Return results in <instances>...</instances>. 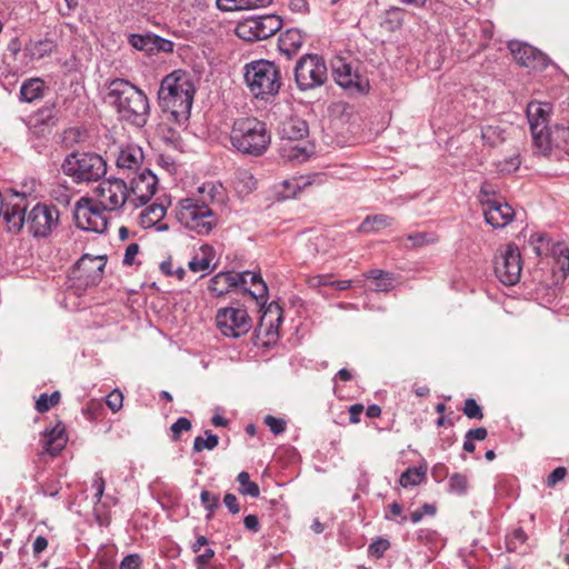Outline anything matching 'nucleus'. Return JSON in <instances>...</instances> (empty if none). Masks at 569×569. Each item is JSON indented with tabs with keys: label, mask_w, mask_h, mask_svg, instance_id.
Segmentation results:
<instances>
[{
	"label": "nucleus",
	"mask_w": 569,
	"mask_h": 569,
	"mask_svg": "<svg viewBox=\"0 0 569 569\" xmlns=\"http://www.w3.org/2000/svg\"><path fill=\"white\" fill-rule=\"evenodd\" d=\"M27 208L26 194L12 191L4 211L9 231L18 232L26 227L34 238H46L57 228L60 213L54 206L37 203L28 213Z\"/></svg>",
	"instance_id": "1"
},
{
	"label": "nucleus",
	"mask_w": 569,
	"mask_h": 569,
	"mask_svg": "<svg viewBox=\"0 0 569 569\" xmlns=\"http://www.w3.org/2000/svg\"><path fill=\"white\" fill-rule=\"evenodd\" d=\"M220 188L213 182H206L198 188L197 193L180 199L174 207L177 221L198 236L210 234L219 222L212 204Z\"/></svg>",
	"instance_id": "2"
},
{
	"label": "nucleus",
	"mask_w": 569,
	"mask_h": 569,
	"mask_svg": "<svg viewBox=\"0 0 569 569\" xmlns=\"http://www.w3.org/2000/svg\"><path fill=\"white\" fill-rule=\"evenodd\" d=\"M106 101L114 108L121 120L143 127L150 114L144 92L124 79H114L107 87Z\"/></svg>",
	"instance_id": "3"
},
{
	"label": "nucleus",
	"mask_w": 569,
	"mask_h": 569,
	"mask_svg": "<svg viewBox=\"0 0 569 569\" xmlns=\"http://www.w3.org/2000/svg\"><path fill=\"white\" fill-rule=\"evenodd\" d=\"M196 88L189 74L176 70L166 76L158 91L159 104L164 112H169L173 120L182 122L188 120Z\"/></svg>",
	"instance_id": "4"
},
{
	"label": "nucleus",
	"mask_w": 569,
	"mask_h": 569,
	"mask_svg": "<svg viewBox=\"0 0 569 569\" xmlns=\"http://www.w3.org/2000/svg\"><path fill=\"white\" fill-rule=\"evenodd\" d=\"M230 142L242 154L260 157L269 148L271 134L266 122L256 117H242L233 121Z\"/></svg>",
	"instance_id": "5"
},
{
	"label": "nucleus",
	"mask_w": 569,
	"mask_h": 569,
	"mask_svg": "<svg viewBox=\"0 0 569 569\" xmlns=\"http://www.w3.org/2000/svg\"><path fill=\"white\" fill-rule=\"evenodd\" d=\"M243 78L250 93L264 101L276 97L282 86L279 68L269 60L260 59L247 63Z\"/></svg>",
	"instance_id": "6"
},
{
	"label": "nucleus",
	"mask_w": 569,
	"mask_h": 569,
	"mask_svg": "<svg viewBox=\"0 0 569 569\" xmlns=\"http://www.w3.org/2000/svg\"><path fill=\"white\" fill-rule=\"evenodd\" d=\"M63 172L76 182L98 181L107 173V162L94 152H72L62 164Z\"/></svg>",
	"instance_id": "7"
},
{
	"label": "nucleus",
	"mask_w": 569,
	"mask_h": 569,
	"mask_svg": "<svg viewBox=\"0 0 569 569\" xmlns=\"http://www.w3.org/2000/svg\"><path fill=\"white\" fill-rule=\"evenodd\" d=\"M51 50L52 41L49 38H29L24 43L21 42L20 38H12L8 43L6 58H12V67L17 71H24Z\"/></svg>",
	"instance_id": "8"
},
{
	"label": "nucleus",
	"mask_w": 569,
	"mask_h": 569,
	"mask_svg": "<svg viewBox=\"0 0 569 569\" xmlns=\"http://www.w3.org/2000/svg\"><path fill=\"white\" fill-rule=\"evenodd\" d=\"M327 66L318 54L307 53L297 61L295 81L300 91L321 87L327 81Z\"/></svg>",
	"instance_id": "9"
},
{
	"label": "nucleus",
	"mask_w": 569,
	"mask_h": 569,
	"mask_svg": "<svg viewBox=\"0 0 569 569\" xmlns=\"http://www.w3.org/2000/svg\"><path fill=\"white\" fill-rule=\"evenodd\" d=\"M96 201L102 209L117 211L127 202L130 203L129 188L121 178H109L101 181L94 189Z\"/></svg>",
	"instance_id": "10"
},
{
	"label": "nucleus",
	"mask_w": 569,
	"mask_h": 569,
	"mask_svg": "<svg viewBox=\"0 0 569 569\" xmlns=\"http://www.w3.org/2000/svg\"><path fill=\"white\" fill-rule=\"evenodd\" d=\"M216 323L222 335L231 338H239L251 329V318L243 307L220 308Z\"/></svg>",
	"instance_id": "11"
},
{
	"label": "nucleus",
	"mask_w": 569,
	"mask_h": 569,
	"mask_svg": "<svg viewBox=\"0 0 569 569\" xmlns=\"http://www.w3.org/2000/svg\"><path fill=\"white\" fill-rule=\"evenodd\" d=\"M106 211L93 199L81 198L74 210L76 223L80 229L102 233L108 226Z\"/></svg>",
	"instance_id": "12"
},
{
	"label": "nucleus",
	"mask_w": 569,
	"mask_h": 569,
	"mask_svg": "<svg viewBox=\"0 0 569 569\" xmlns=\"http://www.w3.org/2000/svg\"><path fill=\"white\" fill-rule=\"evenodd\" d=\"M521 269L520 252L513 244H508L495 260V273L506 286H512L519 281Z\"/></svg>",
	"instance_id": "13"
},
{
	"label": "nucleus",
	"mask_w": 569,
	"mask_h": 569,
	"mask_svg": "<svg viewBox=\"0 0 569 569\" xmlns=\"http://www.w3.org/2000/svg\"><path fill=\"white\" fill-rule=\"evenodd\" d=\"M508 49L513 57L515 61L523 68L532 70H543L550 63V59L546 53L529 44L528 42L518 39H511L508 43Z\"/></svg>",
	"instance_id": "14"
},
{
	"label": "nucleus",
	"mask_w": 569,
	"mask_h": 569,
	"mask_svg": "<svg viewBox=\"0 0 569 569\" xmlns=\"http://www.w3.org/2000/svg\"><path fill=\"white\" fill-rule=\"evenodd\" d=\"M129 198L133 207L144 206L154 196L158 188L156 174L144 168L130 178Z\"/></svg>",
	"instance_id": "15"
},
{
	"label": "nucleus",
	"mask_w": 569,
	"mask_h": 569,
	"mask_svg": "<svg viewBox=\"0 0 569 569\" xmlns=\"http://www.w3.org/2000/svg\"><path fill=\"white\" fill-rule=\"evenodd\" d=\"M282 28V19L277 14L252 16L239 22L236 36H276Z\"/></svg>",
	"instance_id": "16"
},
{
	"label": "nucleus",
	"mask_w": 569,
	"mask_h": 569,
	"mask_svg": "<svg viewBox=\"0 0 569 569\" xmlns=\"http://www.w3.org/2000/svg\"><path fill=\"white\" fill-rule=\"evenodd\" d=\"M332 73L336 82L352 93H366L370 84L367 77L360 74L351 63L338 58L332 63Z\"/></svg>",
	"instance_id": "17"
},
{
	"label": "nucleus",
	"mask_w": 569,
	"mask_h": 569,
	"mask_svg": "<svg viewBox=\"0 0 569 569\" xmlns=\"http://www.w3.org/2000/svg\"><path fill=\"white\" fill-rule=\"evenodd\" d=\"M106 266L102 256L83 254L77 262L73 270V278L79 287H91L100 282Z\"/></svg>",
	"instance_id": "18"
},
{
	"label": "nucleus",
	"mask_w": 569,
	"mask_h": 569,
	"mask_svg": "<svg viewBox=\"0 0 569 569\" xmlns=\"http://www.w3.org/2000/svg\"><path fill=\"white\" fill-rule=\"evenodd\" d=\"M486 222L491 227L505 228L516 217L513 208L506 201L499 199H481Z\"/></svg>",
	"instance_id": "19"
},
{
	"label": "nucleus",
	"mask_w": 569,
	"mask_h": 569,
	"mask_svg": "<svg viewBox=\"0 0 569 569\" xmlns=\"http://www.w3.org/2000/svg\"><path fill=\"white\" fill-rule=\"evenodd\" d=\"M143 160L144 154L141 147L127 144L120 148L116 159V166L123 176L130 178L144 169L142 168Z\"/></svg>",
	"instance_id": "20"
},
{
	"label": "nucleus",
	"mask_w": 569,
	"mask_h": 569,
	"mask_svg": "<svg viewBox=\"0 0 569 569\" xmlns=\"http://www.w3.org/2000/svg\"><path fill=\"white\" fill-rule=\"evenodd\" d=\"M551 104L548 102L531 101L527 106V118L532 134L533 144L541 139L548 130Z\"/></svg>",
	"instance_id": "21"
},
{
	"label": "nucleus",
	"mask_w": 569,
	"mask_h": 569,
	"mask_svg": "<svg viewBox=\"0 0 569 569\" xmlns=\"http://www.w3.org/2000/svg\"><path fill=\"white\" fill-rule=\"evenodd\" d=\"M535 147L542 154H548L552 149L565 151L569 154V128L555 127L548 129L539 141L535 143Z\"/></svg>",
	"instance_id": "22"
},
{
	"label": "nucleus",
	"mask_w": 569,
	"mask_h": 569,
	"mask_svg": "<svg viewBox=\"0 0 569 569\" xmlns=\"http://www.w3.org/2000/svg\"><path fill=\"white\" fill-rule=\"evenodd\" d=\"M68 441L64 426L58 422L53 428L46 429L42 433V451L40 455L58 456Z\"/></svg>",
	"instance_id": "23"
},
{
	"label": "nucleus",
	"mask_w": 569,
	"mask_h": 569,
	"mask_svg": "<svg viewBox=\"0 0 569 569\" xmlns=\"http://www.w3.org/2000/svg\"><path fill=\"white\" fill-rule=\"evenodd\" d=\"M279 134L281 142L307 140L309 127L303 119L291 117L281 123Z\"/></svg>",
	"instance_id": "24"
},
{
	"label": "nucleus",
	"mask_w": 569,
	"mask_h": 569,
	"mask_svg": "<svg viewBox=\"0 0 569 569\" xmlns=\"http://www.w3.org/2000/svg\"><path fill=\"white\" fill-rule=\"evenodd\" d=\"M313 152V146L308 140L286 141L280 143V154L289 161L302 162Z\"/></svg>",
	"instance_id": "25"
},
{
	"label": "nucleus",
	"mask_w": 569,
	"mask_h": 569,
	"mask_svg": "<svg viewBox=\"0 0 569 569\" xmlns=\"http://www.w3.org/2000/svg\"><path fill=\"white\" fill-rule=\"evenodd\" d=\"M242 278L238 277L236 272L227 271L219 272L210 279L209 291L217 297L228 293L232 288H237V281Z\"/></svg>",
	"instance_id": "26"
},
{
	"label": "nucleus",
	"mask_w": 569,
	"mask_h": 569,
	"mask_svg": "<svg viewBox=\"0 0 569 569\" xmlns=\"http://www.w3.org/2000/svg\"><path fill=\"white\" fill-rule=\"evenodd\" d=\"M550 254L553 259V270L566 278L569 274V246L566 242H556L550 248Z\"/></svg>",
	"instance_id": "27"
},
{
	"label": "nucleus",
	"mask_w": 569,
	"mask_h": 569,
	"mask_svg": "<svg viewBox=\"0 0 569 569\" xmlns=\"http://www.w3.org/2000/svg\"><path fill=\"white\" fill-rule=\"evenodd\" d=\"M164 202H154L143 209L139 214V223L142 228H151L158 224L166 216Z\"/></svg>",
	"instance_id": "28"
},
{
	"label": "nucleus",
	"mask_w": 569,
	"mask_h": 569,
	"mask_svg": "<svg viewBox=\"0 0 569 569\" xmlns=\"http://www.w3.org/2000/svg\"><path fill=\"white\" fill-rule=\"evenodd\" d=\"M46 89L44 81L40 78L26 80L20 87V100L31 103L43 97Z\"/></svg>",
	"instance_id": "29"
},
{
	"label": "nucleus",
	"mask_w": 569,
	"mask_h": 569,
	"mask_svg": "<svg viewBox=\"0 0 569 569\" xmlns=\"http://www.w3.org/2000/svg\"><path fill=\"white\" fill-rule=\"evenodd\" d=\"M395 219L387 214L367 216L358 227V231L362 233L377 232L393 224Z\"/></svg>",
	"instance_id": "30"
},
{
	"label": "nucleus",
	"mask_w": 569,
	"mask_h": 569,
	"mask_svg": "<svg viewBox=\"0 0 569 569\" xmlns=\"http://www.w3.org/2000/svg\"><path fill=\"white\" fill-rule=\"evenodd\" d=\"M272 0H217V7L222 11L247 10L267 7Z\"/></svg>",
	"instance_id": "31"
},
{
	"label": "nucleus",
	"mask_w": 569,
	"mask_h": 569,
	"mask_svg": "<svg viewBox=\"0 0 569 569\" xmlns=\"http://www.w3.org/2000/svg\"><path fill=\"white\" fill-rule=\"evenodd\" d=\"M507 128L501 123L486 124L481 128L483 143L489 147H497L506 140Z\"/></svg>",
	"instance_id": "32"
},
{
	"label": "nucleus",
	"mask_w": 569,
	"mask_h": 569,
	"mask_svg": "<svg viewBox=\"0 0 569 569\" xmlns=\"http://www.w3.org/2000/svg\"><path fill=\"white\" fill-rule=\"evenodd\" d=\"M405 11L400 8L386 10L380 18V27L385 32H396L403 22Z\"/></svg>",
	"instance_id": "33"
},
{
	"label": "nucleus",
	"mask_w": 569,
	"mask_h": 569,
	"mask_svg": "<svg viewBox=\"0 0 569 569\" xmlns=\"http://www.w3.org/2000/svg\"><path fill=\"white\" fill-rule=\"evenodd\" d=\"M212 252L213 250L210 246H202L200 252L196 253L189 261V269L193 272H207L213 259Z\"/></svg>",
	"instance_id": "34"
},
{
	"label": "nucleus",
	"mask_w": 569,
	"mask_h": 569,
	"mask_svg": "<svg viewBox=\"0 0 569 569\" xmlns=\"http://www.w3.org/2000/svg\"><path fill=\"white\" fill-rule=\"evenodd\" d=\"M426 475L427 468L423 466L408 468L401 473L399 483L403 488L415 487L426 479Z\"/></svg>",
	"instance_id": "35"
},
{
	"label": "nucleus",
	"mask_w": 569,
	"mask_h": 569,
	"mask_svg": "<svg viewBox=\"0 0 569 569\" xmlns=\"http://www.w3.org/2000/svg\"><path fill=\"white\" fill-rule=\"evenodd\" d=\"M246 291L257 301H264L268 296V287L259 273L250 276V287Z\"/></svg>",
	"instance_id": "36"
},
{
	"label": "nucleus",
	"mask_w": 569,
	"mask_h": 569,
	"mask_svg": "<svg viewBox=\"0 0 569 569\" xmlns=\"http://www.w3.org/2000/svg\"><path fill=\"white\" fill-rule=\"evenodd\" d=\"M237 481L239 482V492L243 496L257 498L260 495L259 486L250 480V475L247 471H241Z\"/></svg>",
	"instance_id": "37"
},
{
	"label": "nucleus",
	"mask_w": 569,
	"mask_h": 569,
	"mask_svg": "<svg viewBox=\"0 0 569 569\" xmlns=\"http://www.w3.org/2000/svg\"><path fill=\"white\" fill-rule=\"evenodd\" d=\"M269 319V329L267 330V335H277V329L281 323V315L280 308L278 306H269L268 310L261 318V327L266 326V321Z\"/></svg>",
	"instance_id": "38"
},
{
	"label": "nucleus",
	"mask_w": 569,
	"mask_h": 569,
	"mask_svg": "<svg viewBox=\"0 0 569 569\" xmlns=\"http://www.w3.org/2000/svg\"><path fill=\"white\" fill-rule=\"evenodd\" d=\"M302 41L295 38H278V48L288 59H291L300 50Z\"/></svg>",
	"instance_id": "39"
},
{
	"label": "nucleus",
	"mask_w": 569,
	"mask_h": 569,
	"mask_svg": "<svg viewBox=\"0 0 569 569\" xmlns=\"http://www.w3.org/2000/svg\"><path fill=\"white\" fill-rule=\"evenodd\" d=\"M200 500L204 509L208 510L206 519L210 520L214 511L219 508L220 497L216 493L209 492L208 490H202L200 493Z\"/></svg>",
	"instance_id": "40"
},
{
	"label": "nucleus",
	"mask_w": 569,
	"mask_h": 569,
	"mask_svg": "<svg viewBox=\"0 0 569 569\" xmlns=\"http://www.w3.org/2000/svg\"><path fill=\"white\" fill-rule=\"evenodd\" d=\"M204 435L207 436L206 439L200 436L196 437L193 441V451L200 452L203 449L213 450L218 446V436L213 435L210 430H206Z\"/></svg>",
	"instance_id": "41"
},
{
	"label": "nucleus",
	"mask_w": 569,
	"mask_h": 569,
	"mask_svg": "<svg viewBox=\"0 0 569 569\" xmlns=\"http://www.w3.org/2000/svg\"><path fill=\"white\" fill-rule=\"evenodd\" d=\"M60 401V392L54 391L51 395L42 393L36 401V410L40 413L49 411Z\"/></svg>",
	"instance_id": "42"
},
{
	"label": "nucleus",
	"mask_w": 569,
	"mask_h": 569,
	"mask_svg": "<svg viewBox=\"0 0 569 569\" xmlns=\"http://www.w3.org/2000/svg\"><path fill=\"white\" fill-rule=\"evenodd\" d=\"M407 239L411 242L412 248H420L437 241L436 234L429 232L412 233Z\"/></svg>",
	"instance_id": "43"
},
{
	"label": "nucleus",
	"mask_w": 569,
	"mask_h": 569,
	"mask_svg": "<svg viewBox=\"0 0 569 569\" xmlns=\"http://www.w3.org/2000/svg\"><path fill=\"white\" fill-rule=\"evenodd\" d=\"M449 487L451 492L463 495L468 489V479L461 473H453L449 478Z\"/></svg>",
	"instance_id": "44"
},
{
	"label": "nucleus",
	"mask_w": 569,
	"mask_h": 569,
	"mask_svg": "<svg viewBox=\"0 0 569 569\" xmlns=\"http://www.w3.org/2000/svg\"><path fill=\"white\" fill-rule=\"evenodd\" d=\"M462 411L469 419L480 420L483 418L482 409L473 398H468L465 401Z\"/></svg>",
	"instance_id": "45"
},
{
	"label": "nucleus",
	"mask_w": 569,
	"mask_h": 569,
	"mask_svg": "<svg viewBox=\"0 0 569 569\" xmlns=\"http://www.w3.org/2000/svg\"><path fill=\"white\" fill-rule=\"evenodd\" d=\"M390 548L389 540L385 538H378L373 542H371L368 547L369 556L381 558L385 552Z\"/></svg>",
	"instance_id": "46"
},
{
	"label": "nucleus",
	"mask_w": 569,
	"mask_h": 569,
	"mask_svg": "<svg viewBox=\"0 0 569 569\" xmlns=\"http://www.w3.org/2000/svg\"><path fill=\"white\" fill-rule=\"evenodd\" d=\"M91 488L94 490L93 501L97 505L101 501L106 489V481L103 479L102 472L99 471L94 473Z\"/></svg>",
	"instance_id": "47"
},
{
	"label": "nucleus",
	"mask_w": 569,
	"mask_h": 569,
	"mask_svg": "<svg viewBox=\"0 0 569 569\" xmlns=\"http://www.w3.org/2000/svg\"><path fill=\"white\" fill-rule=\"evenodd\" d=\"M107 406L112 412H117L122 408L123 395L119 389H113L106 399Z\"/></svg>",
	"instance_id": "48"
},
{
	"label": "nucleus",
	"mask_w": 569,
	"mask_h": 569,
	"mask_svg": "<svg viewBox=\"0 0 569 569\" xmlns=\"http://www.w3.org/2000/svg\"><path fill=\"white\" fill-rule=\"evenodd\" d=\"M264 423L269 427L270 431L274 435H280L286 430L287 422L282 418L273 416H266Z\"/></svg>",
	"instance_id": "49"
},
{
	"label": "nucleus",
	"mask_w": 569,
	"mask_h": 569,
	"mask_svg": "<svg viewBox=\"0 0 569 569\" xmlns=\"http://www.w3.org/2000/svg\"><path fill=\"white\" fill-rule=\"evenodd\" d=\"M131 40L136 41H156L157 42V51L159 52H172L173 42H171L167 38H131Z\"/></svg>",
	"instance_id": "50"
},
{
	"label": "nucleus",
	"mask_w": 569,
	"mask_h": 569,
	"mask_svg": "<svg viewBox=\"0 0 569 569\" xmlns=\"http://www.w3.org/2000/svg\"><path fill=\"white\" fill-rule=\"evenodd\" d=\"M129 41L131 43V46L139 50V51H144L147 53V56H154L158 53L157 51V42L156 41H136V40H131V38H129Z\"/></svg>",
	"instance_id": "51"
},
{
	"label": "nucleus",
	"mask_w": 569,
	"mask_h": 569,
	"mask_svg": "<svg viewBox=\"0 0 569 569\" xmlns=\"http://www.w3.org/2000/svg\"><path fill=\"white\" fill-rule=\"evenodd\" d=\"M141 557L138 553H131L122 559L119 569H141Z\"/></svg>",
	"instance_id": "52"
},
{
	"label": "nucleus",
	"mask_w": 569,
	"mask_h": 569,
	"mask_svg": "<svg viewBox=\"0 0 569 569\" xmlns=\"http://www.w3.org/2000/svg\"><path fill=\"white\" fill-rule=\"evenodd\" d=\"M191 429V421L184 417H180L177 421L171 426L172 437L174 440L179 439V436L182 431H188Z\"/></svg>",
	"instance_id": "53"
},
{
	"label": "nucleus",
	"mask_w": 569,
	"mask_h": 569,
	"mask_svg": "<svg viewBox=\"0 0 569 569\" xmlns=\"http://www.w3.org/2000/svg\"><path fill=\"white\" fill-rule=\"evenodd\" d=\"M531 243L533 251L537 256H542L549 250V241L541 234L532 236Z\"/></svg>",
	"instance_id": "54"
},
{
	"label": "nucleus",
	"mask_w": 569,
	"mask_h": 569,
	"mask_svg": "<svg viewBox=\"0 0 569 569\" xmlns=\"http://www.w3.org/2000/svg\"><path fill=\"white\" fill-rule=\"evenodd\" d=\"M301 180H302V178L284 180L283 181V187H284L283 197L284 198L295 197L297 194V191L300 190V188H301V183H300Z\"/></svg>",
	"instance_id": "55"
},
{
	"label": "nucleus",
	"mask_w": 569,
	"mask_h": 569,
	"mask_svg": "<svg viewBox=\"0 0 569 569\" xmlns=\"http://www.w3.org/2000/svg\"><path fill=\"white\" fill-rule=\"evenodd\" d=\"M389 512L390 515H386L385 518L387 520H392L393 517L396 516H400V520L398 521L399 523H405L407 521V516L402 515V506L398 502H392L389 507Z\"/></svg>",
	"instance_id": "56"
},
{
	"label": "nucleus",
	"mask_w": 569,
	"mask_h": 569,
	"mask_svg": "<svg viewBox=\"0 0 569 569\" xmlns=\"http://www.w3.org/2000/svg\"><path fill=\"white\" fill-rule=\"evenodd\" d=\"M138 253H139L138 243H130L124 251V256H123V260H122L123 264L132 266L134 262V258L137 257Z\"/></svg>",
	"instance_id": "57"
},
{
	"label": "nucleus",
	"mask_w": 569,
	"mask_h": 569,
	"mask_svg": "<svg viewBox=\"0 0 569 569\" xmlns=\"http://www.w3.org/2000/svg\"><path fill=\"white\" fill-rule=\"evenodd\" d=\"M567 470L563 467H558L548 476V486L552 487L566 477Z\"/></svg>",
	"instance_id": "58"
},
{
	"label": "nucleus",
	"mask_w": 569,
	"mask_h": 569,
	"mask_svg": "<svg viewBox=\"0 0 569 569\" xmlns=\"http://www.w3.org/2000/svg\"><path fill=\"white\" fill-rule=\"evenodd\" d=\"M223 503L231 513H238L240 511L237 497L233 493H226L223 497Z\"/></svg>",
	"instance_id": "59"
},
{
	"label": "nucleus",
	"mask_w": 569,
	"mask_h": 569,
	"mask_svg": "<svg viewBox=\"0 0 569 569\" xmlns=\"http://www.w3.org/2000/svg\"><path fill=\"white\" fill-rule=\"evenodd\" d=\"M393 278L391 273L386 274L381 280H378L376 283L377 291H389L392 288Z\"/></svg>",
	"instance_id": "60"
},
{
	"label": "nucleus",
	"mask_w": 569,
	"mask_h": 569,
	"mask_svg": "<svg viewBox=\"0 0 569 569\" xmlns=\"http://www.w3.org/2000/svg\"><path fill=\"white\" fill-rule=\"evenodd\" d=\"M47 547H48L47 538L43 536H38L34 539L33 545H32L33 555L34 556L40 555L42 551H44L47 549Z\"/></svg>",
	"instance_id": "61"
},
{
	"label": "nucleus",
	"mask_w": 569,
	"mask_h": 569,
	"mask_svg": "<svg viewBox=\"0 0 569 569\" xmlns=\"http://www.w3.org/2000/svg\"><path fill=\"white\" fill-rule=\"evenodd\" d=\"M363 411V406L361 403L352 405L349 408V420L351 423H358L360 421V415Z\"/></svg>",
	"instance_id": "62"
},
{
	"label": "nucleus",
	"mask_w": 569,
	"mask_h": 569,
	"mask_svg": "<svg viewBox=\"0 0 569 569\" xmlns=\"http://www.w3.org/2000/svg\"><path fill=\"white\" fill-rule=\"evenodd\" d=\"M243 525L248 530H251L254 532L259 531V529H260V523H259L258 517L254 515L246 516L243 519Z\"/></svg>",
	"instance_id": "63"
},
{
	"label": "nucleus",
	"mask_w": 569,
	"mask_h": 569,
	"mask_svg": "<svg viewBox=\"0 0 569 569\" xmlns=\"http://www.w3.org/2000/svg\"><path fill=\"white\" fill-rule=\"evenodd\" d=\"M214 557V550L211 548L206 549V551L196 557L194 563H199L200 566H208L210 560Z\"/></svg>",
	"instance_id": "64"
}]
</instances>
